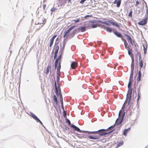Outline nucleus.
Here are the masks:
<instances>
[{
	"instance_id": "nucleus-26",
	"label": "nucleus",
	"mask_w": 148,
	"mask_h": 148,
	"mask_svg": "<svg viewBox=\"0 0 148 148\" xmlns=\"http://www.w3.org/2000/svg\"><path fill=\"white\" fill-rule=\"evenodd\" d=\"M98 26V25L96 24H92V25L89 26V28H91V27H92L93 28H95L97 27Z\"/></svg>"
},
{
	"instance_id": "nucleus-34",
	"label": "nucleus",
	"mask_w": 148,
	"mask_h": 148,
	"mask_svg": "<svg viewBox=\"0 0 148 148\" xmlns=\"http://www.w3.org/2000/svg\"><path fill=\"white\" fill-rule=\"evenodd\" d=\"M64 47H62V48L61 49L60 51V53L61 52V54H62V53L64 52Z\"/></svg>"
},
{
	"instance_id": "nucleus-48",
	"label": "nucleus",
	"mask_w": 148,
	"mask_h": 148,
	"mask_svg": "<svg viewBox=\"0 0 148 148\" xmlns=\"http://www.w3.org/2000/svg\"><path fill=\"white\" fill-rule=\"evenodd\" d=\"M145 46H146V47H145V46L144 45H143V50H147V45H145Z\"/></svg>"
},
{
	"instance_id": "nucleus-3",
	"label": "nucleus",
	"mask_w": 148,
	"mask_h": 148,
	"mask_svg": "<svg viewBox=\"0 0 148 148\" xmlns=\"http://www.w3.org/2000/svg\"><path fill=\"white\" fill-rule=\"evenodd\" d=\"M80 32V29L79 28H77L73 30V31L69 35H68L66 37V38H68L71 39L73 38L75 34L77 32Z\"/></svg>"
},
{
	"instance_id": "nucleus-40",
	"label": "nucleus",
	"mask_w": 148,
	"mask_h": 148,
	"mask_svg": "<svg viewBox=\"0 0 148 148\" xmlns=\"http://www.w3.org/2000/svg\"><path fill=\"white\" fill-rule=\"evenodd\" d=\"M57 36V35H54L53 36H52L51 39L54 40V39L56 38Z\"/></svg>"
},
{
	"instance_id": "nucleus-32",
	"label": "nucleus",
	"mask_w": 148,
	"mask_h": 148,
	"mask_svg": "<svg viewBox=\"0 0 148 148\" xmlns=\"http://www.w3.org/2000/svg\"><path fill=\"white\" fill-rule=\"evenodd\" d=\"M66 123H67L69 125H70L71 126V122L68 119H66Z\"/></svg>"
},
{
	"instance_id": "nucleus-14",
	"label": "nucleus",
	"mask_w": 148,
	"mask_h": 148,
	"mask_svg": "<svg viewBox=\"0 0 148 148\" xmlns=\"http://www.w3.org/2000/svg\"><path fill=\"white\" fill-rule=\"evenodd\" d=\"M125 112H124L122 116V117L120 121L119 122H117L118 125H121L122 123L125 116Z\"/></svg>"
},
{
	"instance_id": "nucleus-25",
	"label": "nucleus",
	"mask_w": 148,
	"mask_h": 148,
	"mask_svg": "<svg viewBox=\"0 0 148 148\" xmlns=\"http://www.w3.org/2000/svg\"><path fill=\"white\" fill-rule=\"evenodd\" d=\"M53 100L56 103V104H58V101L57 98L55 95H54L53 96Z\"/></svg>"
},
{
	"instance_id": "nucleus-52",
	"label": "nucleus",
	"mask_w": 148,
	"mask_h": 148,
	"mask_svg": "<svg viewBox=\"0 0 148 148\" xmlns=\"http://www.w3.org/2000/svg\"><path fill=\"white\" fill-rule=\"evenodd\" d=\"M114 26H115L118 27H120V25H119L118 23H115Z\"/></svg>"
},
{
	"instance_id": "nucleus-8",
	"label": "nucleus",
	"mask_w": 148,
	"mask_h": 148,
	"mask_svg": "<svg viewBox=\"0 0 148 148\" xmlns=\"http://www.w3.org/2000/svg\"><path fill=\"white\" fill-rule=\"evenodd\" d=\"M132 90L133 89L132 88H131L130 89H128V91H127V94L126 95V100H127V97H128V95H129V97H130V98H132Z\"/></svg>"
},
{
	"instance_id": "nucleus-20",
	"label": "nucleus",
	"mask_w": 148,
	"mask_h": 148,
	"mask_svg": "<svg viewBox=\"0 0 148 148\" xmlns=\"http://www.w3.org/2000/svg\"><path fill=\"white\" fill-rule=\"evenodd\" d=\"M130 127L128 129H125L123 131V135H124L125 136H126V135L128 132V131L129 130H130Z\"/></svg>"
},
{
	"instance_id": "nucleus-45",
	"label": "nucleus",
	"mask_w": 148,
	"mask_h": 148,
	"mask_svg": "<svg viewBox=\"0 0 148 148\" xmlns=\"http://www.w3.org/2000/svg\"><path fill=\"white\" fill-rule=\"evenodd\" d=\"M56 10V8L54 7L52 8L51 10V12H53L54 11Z\"/></svg>"
},
{
	"instance_id": "nucleus-39",
	"label": "nucleus",
	"mask_w": 148,
	"mask_h": 148,
	"mask_svg": "<svg viewBox=\"0 0 148 148\" xmlns=\"http://www.w3.org/2000/svg\"><path fill=\"white\" fill-rule=\"evenodd\" d=\"M97 22V21L95 20H94L93 21H89V23H95Z\"/></svg>"
},
{
	"instance_id": "nucleus-5",
	"label": "nucleus",
	"mask_w": 148,
	"mask_h": 148,
	"mask_svg": "<svg viewBox=\"0 0 148 148\" xmlns=\"http://www.w3.org/2000/svg\"><path fill=\"white\" fill-rule=\"evenodd\" d=\"M71 128H72L75 131H76L81 133L82 132L84 133H88V132H86L87 131L81 130L79 127L74 125L71 124Z\"/></svg>"
},
{
	"instance_id": "nucleus-31",
	"label": "nucleus",
	"mask_w": 148,
	"mask_h": 148,
	"mask_svg": "<svg viewBox=\"0 0 148 148\" xmlns=\"http://www.w3.org/2000/svg\"><path fill=\"white\" fill-rule=\"evenodd\" d=\"M55 48V52H58L59 49V47L58 45L55 46H54Z\"/></svg>"
},
{
	"instance_id": "nucleus-44",
	"label": "nucleus",
	"mask_w": 148,
	"mask_h": 148,
	"mask_svg": "<svg viewBox=\"0 0 148 148\" xmlns=\"http://www.w3.org/2000/svg\"><path fill=\"white\" fill-rule=\"evenodd\" d=\"M134 45V47H135V48H136V49H137L136 47L137 46L138 47V44L136 43H135V42H134V45Z\"/></svg>"
},
{
	"instance_id": "nucleus-6",
	"label": "nucleus",
	"mask_w": 148,
	"mask_h": 148,
	"mask_svg": "<svg viewBox=\"0 0 148 148\" xmlns=\"http://www.w3.org/2000/svg\"><path fill=\"white\" fill-rule=\"evenodd\" d=\"M62 57V54H60L58 57L56 59L55 63V69L56 70L57 69V67L58 64V62L59 61L61 60V58Z\"/></svg>"
},
{
	"instance_id": "nucleus-54",
	"label": "nucleus",
	"mask_w": 148,
	"mask_h": 148,
	"mask_svg": "<svg viewBox=\"0 0 148 148\" xmlns=\"http://www.w3.org/2000/svg\"><path fill=\"white\" fill-rule=\"evenodd\" d=\"M77 137L79 138H83L84 137L83 136H77Z\"/></svg>"
},
{
	"instance_id": "nucleus-12",
	"label": "nucleus",
	"mask_w": 148,
	"mask_h": 148,
	"mask_svg": "<svg viewBox=\"0 0 148 148\" xmlns=\"http://www.w3.org/2000/svg\"><path fill=\"white\" fill-rule=\"evenodd\" d=\"M118 118L116 120V121H115V123L113 125H112V126H110V127H108V128L107 129H108V130H113L114 129H113L115 127V125H116H116H118V124H117V120H118ZM115 130L114 129V130Z\"/></svg>"
},
{
	"instance_id": "nucleus-47",
	"label": "nucleus",
	"mask_w": 148,
	"mask_h": 148,
	"mask_svg": "<svg viewBox=\"0 0 148 148\" xmlns=\"http://www.w3.org/2000/svg\"><path fill=\"white\" fill-rule=\"evenodd\" d=\"M133 74H134V72H131V73H130V77L132 78H133Z\"/></svg>"
},
{
	"instance_id": "nucleus-60",
	"label": "nucleus",
	"mask_w": 148,
	"mask_h": 148,
	"mask_svg": "<svg viewBox=\"0 0 148 148\" xmlns=\"http://www.w3.org/2000/svg\"><path fill=\"white\" fill-rule=\"evenodd\" d=\"M61 68V65H60V64H58V67H57V68L58 69H60Z\"/></svg>"
},
{
	"instance_id": "nucleus-35",
	"label": "nucleus",
	"mask_w": 148,
	"mask_h": 148,
	"mask_svg": "<svg viewBox=\"0 0 148 148\" xmlns=\"http://www.w3.org/2000/svg\"><path fill=\"white\" fill-rule=\"evenodd\" d=\"M131 59H132V63H131V66H134V60L133 58L132 57V58H131Z\"/></svg>"
},
{
	"instance_id": "nucleus-4",
	"label": "nucleus",
	"mask_w": 148,
	"mask_h": 148,
	"mask_svg": "<svg viewBox=\"0 0 148 148\" xmlns=\"http://www.w3.org/2000/svg\"><path fill=\"white\" fill-rule=\"evenodd\" d=\"M30 115L32 116V117L37 122H39L40 124L42 126H43L44 127H45V126L43 125L42 123L39 119L34 113L32 112H30Z\"/></svg>"
},
{
	"instance_id": "nucleus-36",
	"label": "nucleus",
	"mask_w": 148,
	"mask_h": 148,
	"mask_svg": "<svg viewBox=\"0 0 148 148\" xmlns=\"http://www.w3.org/2000/svg\"><path fill=\"white\" fill-rule=\"evenodd\" d=\"M104 24L107 25H110V21H104Z\"/></svg>"
},
{
	"instance_id": "nucleus-11",
	"label": "nucleus",
	"mask_w": 148,
	"mask_h": 148,
	"mask_svg": "<svg viewBox=\"0 0 148 148\" xmlns=\"http://www.w3.org/2000/svg\"><path fill=\"white\" fill-rule=\"evenodd\" d=\"M121 3V0H115L113 3L114 4H116V7H119L120 6Z\"/></svg>"
},
{
	"instance_id": "nucleus-28",
	"label": "nucleus",
	"mask_w": 148,
	"mask_h": 148,
	"mask_svg": "<svg viewBox=\"0 0 148 148\" xmlns=\"http://www.w3.org/2000/svg\"><path fill=\"white\" fill-rule=\"evenodd\" d=\"M42 18H40L38 20V21H36L35 23V24L36 25H38V24H41L42 23L40 22V20H42Z\"/></svg>"
},
{
	"instance_id": "nucleus-62",
	"label": "nucleus",
	"mask_w": 148,
	"mask_h": 148,
	"mask_svg": "<svg viewBox=\"0 0 148 148\" xmlns=\"http://www.w3.org/2000/svg\"><path fill=\"white\" fill-rule=\"evenodd\" d=\"M130 41V42L131 44L132 45H134V43L132 41V40Z\"/></svg>"
},
{
	"instance_id": "nucleus-50",
	"label": "nucleus",
	"mask_w": 148,
	"mask_h": 148,
	"mask_svg": "<svg viewBox=\"0 0 148 148\" xmlns=\"http://www.w3.org/2000/svg\"><path fill=\"white\" fill-rule=\"evenodd\" d=\"M67 38H65V39H64L63 42V47H65V40Z\"/></svg>"
},
{
	"instance_id": "nucleus-59",
	"label": "nucleus",
	"mask_w": 148,
	"mask_h": 148,
	"mask_svg": "<svg viewBox=\"0 0 148 148\" xmlns=\"http://www.w3.org/2000/svg\"><path fill=\"white\" fill-rule=\"evenodd\" d=\"M75 27V25H73L70 27V28H71V29L72 30V29L74 28Z\"/></svg>"
},
{
	"instance_id": "nucleus-23",
	"label": "nucleus",
	"mask_w": 148,
	"mask_h": 148,
	"mask_svg": "<svg viewBox=\"0 0 148 148\" xmlns=\"http://www.w3.org/2000/svg\"><path fill=\"white\" fill-rule=\"evenodd\" d=\"M123 144V141H121V142H119V143H118V144L117 145H116V148H118L120 146H121V145H122Z\"/></svg>"
},
{
	"instance_id": "nucleus-64",
	"label": "nucleus",
	"mask_w": 148,
	"mask_h": 148,
	"mask_svg": "<svg viewBox=\"0 0 148 148\" xmlns=\"http://www.w3.org/2000/svg\"><path fill=\"white\" fill-rule=\"evenodd\" d=\"M128 85H129V86H132V84H131V82H130V81H129V83H128Z\"/></svg>"
},
{
	"instance_id": "nucleus-41",
	"label": "nucleus",
	"mask_w": 148,
	"mask_h": 148,
	"mask_svg": "<svg viewBox=\"0 0 148 148\" xmlns=\"http://www.w3.org/2000/svg\"><path fill=\"white\" fill-rule=\"evenodd\" d=\"M131 66V72H134V66Z\"/></svg>"
},
{
	"instance_id": "nucleus-7",
	"label": "nucleus",
	"mask_w": 148,
	"mask_h": 148,
	"mask_svg": "<svg viewBox=\"0 0 148 148\" xmlns=\"http://www.w3.org/2000/svg\"><path fill=\"white\" fill-rule=\"evenodd\" d=\"M147 17L145 18L144 19L138 23V24L141 25H144L146 24L147 22Z\"/></svg>"
},
{
	"instance_id": "nucleus-21",
	"label": "nucleus",
	"mask_w": 148,
	"mask_h": 148,
	"mask_svg": "<svg viewBox=\"0 0 148 148\" xmlns=\"http://www.w3.org/2000/svg\"><path fill=\"white\" fill-rule=\"evenodd\" d=\"M124 42V45L125 46V47L126 49H127V45H128V43L127 42L126 40L124 39V38H122V40Z\"/></svg>"
},
{
	"instance_id": "nucleus-16",
	"label": "nucleus",
	"mask_w": 148,
	"mask_h": 148,
	"mask_svg": "<svg viewBox=\"0 0 148 148\" xmlns=\"http://www.w3.org/2000/svg\"><path fill=\"white\" fill-rule=\"evenodd\" d=\"M141 73L140 70H139L138 72V75L137 78V80L138 81V82H139L141 79Z\"/></svg>"
},
{
	"instance_id": "nucleus-1",
	"label": "nucleus",
	"mask_w": 148,
	"mask_h": 148,
	"mask_svg": "<svg viewBox=\"0 0 148 148\" xmlns=\"http://www.w3.org/2000/svg\"><path fill=\"white\" fill-rule=\"evenodd\" d=\"M108 130V129H101L100 130H99L97 131H93V132H89V131H86V132H88V133L89 134H98V135H97V136H99V137L100 136H105L107 134H110L114 131V129H113L112 130H111L108 132H106V131H107Z\"/></svg>"
},
{
	"instance_id": "nucleus-46",
	"label": "nucleus",
	"mask_w": 148,
	"mask_h": 148,
	"mask_svg": "<svg viewBox=\"0 0 148 148\" xmlns=\"http://www.w3.org/2000/svg\"><path fill=\"white\" fill-rule=\"evenodd\" d=\"M73 21H74V22L75 23H77L80 21L79 19H77L76 20H73Z\"/></svg>"
},
{
	"instance_id": "nucleus-27",
	"label": "nucleus",
	"mask_w": 148,
	"mask_h": 148,
	"mask_svg": "<svg viewBox=\"0 0 148 148\" xmlns=\"http://www.w3.org/2000/svg\"><path fill=\"white\" fill-rule=\"evenodd\" d=\"M124 35L126 36L127 38V40L130 41L132 40V39L131 37L128 35L126 34H124Z\"/></svg>"
},
{
	"instance_id": "nucleus-13",
	"label": "nucleus",
	"mask_w": 148,
	"mask_h": 148,
	"mask_svg": "<svg viewBox=\"0 0 148 148\" xmlns=\"http://www.w3.org/2000/svg\"><path fill=\"white\" fill-rule=\"evenodd\" d=\"M88 26H83L79 28L80 29V31H81L82 32H84L86 28H88Z\"/></svg>"
},
{
	"instance_id": "nucleus-15",
	"label": "nucleus",
	"mask_w": 148,
	"mask_h": 148,
	"mask_svg": "<svg viewBox=\"0 0 148 148\" xmlns=\"http://www.w3.org/2000/svg\"><path fill=\"white\" fill-rule=\"evenodd\" d=\"M88 137L89 139L94 140L99 139H100V137H99V136H88Z\"/></svg>"
},
{
	"instance_id": "nucleus-51",
	"label": "nucleus",
	"mask_w": 148,
	"mask_h": 148,
	"mask_svg": "<svg viewBox=\"0 0 148 148\" xmlns=\"http://www.w3.org/2000/svg\"><path fill=\"white\" fill-rule=\"evenodd\" d=\"M115 23L113 22V21H110V24H112V25H114Z\"/></svg>"
},
{
	"instance_id": "nucleus-19",
	"label": "nucleus",
	"mask_w": 148,
	"mask_h": 148,
	"mask_svg": "<svg viewBox=\"0 0 148 148\" xmlns=\"http://www.w3.org/2000/svg\"><path fill=\"white\" fill-rule=\"evenodd\" d=\"M127 50L128 55L131 56V58H132V57H133V55L131 52V51L132 50V49H131L130 50V48L128 47L127 48Z\"/></svg>"
},
{
	"instance_id": "nucleus-61",
	"label": "nucleus",
	"mask_w": 148,
	"mask_h": 148,
	"mask_svg": "<svg viewBox=\"0 0 148 148\" xmlns=\"http://www.w3.org/2000/svg\"><path fill=\"white\" fill-rule=\"evenodd\" d=\"M140 86H139V88H138V94H140V91H139V90H140Z\"/></svg>"
},
{
	"instance_id": "nucleus-42",
	"label": "nucleus",
	"mask_w": 148,
	"mask_h": 148,
	"mask_svg": "<svg viewBox=\"0 0 148 148\" xmlns=\"http://www.w3.org/2000/svg\"><path fill=\"white\" fill-rule=\"evenodd\" d=\"M71 30L72 29L70 27L67 29L66 31L65 32H66V33H67L68 34L71 32Z\"/></svg>"
},
{
	"instance_id": "nucleus-22",
	"label": "nucleus",
	"mask_w": 148,
	"mask_h": 148,
	"mask_svg": "<svg viewBox=\"0 0 148 148\" xmlns=\"http://www.w3.org/2000/svg\"><path fill=\"white\" fill-rule=\"evenodd\" d=\"M139 60V68L140 70L141 71V68H142L143 67V60H140V59Z\"/></svg>"
},
{
	"instance_id": "nucleus-56",
	"label": "nucleus",
	"mask_w": 148,
	"mask_h": 148,
	"mask_svg": "<svg viewBox=\"0 0 148 148\" xmlns=\"http://www.w3.org/2000/svg\"><path fill=\"white\" fill-rule=\"evenodd\" d=\"M86 0H81L80 1V3L81 4H83Z\"/></svg>"
},
{
	"instance_id": "nucleus-57",
	"label": "nucleus",
	"mask_w": 148,
	"mask_h": 148,
	"mask_svg": "<svg viewBox=\"0 0 148 148\" xmlns=\"http://www.w3.org/2000/svg\"><path fill=\"white\" fill-rule=\"evenodd\" d=\"M98 22L99 23H102V24H104V21H100V20L98 21Z\"/></svg>"
},
{
	"instance_id": "nucleus-37",
	"label": "nucleus",
	"mask_w": 148,
	"mask_h": 148,
	"mask_svg": "<svg viewBox=\"0 0 148 148\" xmlns=\"http://www.w3.org/2000/svg\"><path fill=\"white\" fill-rule=\"evenodd\" d=\"M60 69H58L57 68V75H60Z\"/></svg>"
},
{
	"instance_id": "nucleus-53",
	"label": "nucleus",
	"mask_w": 148,
	"mask_h": 148,
	"mask_svg": "<svg viewBox=\"0 0 148 148\" xmlns=\"http://www.w3.org/2000/svg\"><path fill=\"white\" fill-rule=\"evenodd\" d=\"M133 79H132V78L130 77L129 81H130V82H131V84L132 83V81H133Z\"/></svg>"
},
{
	"instance_id": "nucleus-33",
	"label": "nucleus",
	"mask_w": 148,
	"mask_h": 148,
	"mask_svg": "<svg viewBox=\"0 0 148 148\" xmlns=\"http://www.w3.org/2000/svg\"><path fill=\"white\" fill-rule=\"evenodd\" d=\"M50 42L49 44V46L50 47H51L52 46V45L53 43L54 40L50 39Z\"/></svg>"
},
{
	"instance_id": "nucleus-10",
	"label": "nucleus",
	"mask_w": 148,
	"mask_h": 148,
	"mask_svg": "<svg viewBox=\"0 0 148 148\" xmlns=\"http://www.w3.org/2000/svg\"><path fill=\"white\" fill-rule=\"evenodd\" d=\"M114 33L117 37L121 38V40H122V38H123L122 34L120 32L116 31L114 32Z\"/></svg>"
},
{
	"instance_id": "nucleus-17",
	"label": "nucleus",
	"mask_w": 148,
	"mask_h": 148,
	"mask_svg": "<svg viewBox=\"0 0 148 148\" xmlns=\"http://www.w3.org/2000/svg\"><path fill=\"white\" fill-rule=\"evenodd\" d=\"M71 67L73 69H75L77 66L76 63L75 62H72L71 64Z\"/></svg>"
},
{
	"instance_id": "nucleus-29",
	"label": "nucleus",
	"mask_w": 148,
	"mask_h": 148,
	"mask_svg": "<svg viewBox=\"0 0 148 148\" xmlns=\"http://www.w3.org/2000/svg\"><path fill=\"white\" fill-rule=\"evenodd\" d=\"M106 31L109 32H111L112 31V29L109 27H106Z\"/></svg>"
},
{
	"instance_id": "nucleus-30",
	"label": "nucleus",
	"mask_w": 148,
	"mask_h": 148,
	"mask_svg": "<svg viewBox=\"0 0 148 148\" xmlns=\"http://www.w3.org/2000/svg\"><path fill=\"white\" fill-rule=\"evenodd\" d=\"M135 50L137 52L138 54V55H139V60H140V58H141V54L138 51L137 49H135Z\"/></svg>"
},
{
	"instance_id": "nucleus-58",
	"label": "nucleus",
	"mask_w": 148,
	"mask_h": 148,
	"mask_svg": "<svg viewBox=\"0 0 148 148\" xmlns=\"http://www.w3.org/2000/svg\"><path fill=\"white\" fill-rule=\"evenodd\" d=\"M140 97V94H138V97H137V102H138V101Z\"/></svg>"
},
{
	"instance_id": "nucleus-43",
	"label": "nucleus",
	"mask_w": 148,
	"mask_h": 148,
	"mask_svg": "<svg viewBox=\"0 0 148 148\" xmlns=\"http://www.w3.org/2000/svg\"><path fill=\"white\" fill-rule=\"evenodd\" d=\"M128 16L130 17H132V11H131L129 13L128 15Z\"/></svg>"
},
{
	"instance_id": "nucleus-38",
	"label": "nucleus",
	"mask_w": 148,
	"mask_h": 148,
	"mask_svg": "<svg viewBox=\"0 0 148 148\" xmlns=\"http://www.w3.org/2000/svg\"><path fill=\"white\" fill-rule=\"evenodd\" d=\"M90 17H93V16L92 15H87L84 16V18H86Z\"/></svg>"
},
{
	"instance_id": "nucleus-63",
	"label": "nucleus",
	"mask_w": 148,
	"mask_h": 148,
	"mask_svg": "<svg viewBox=\"0 0 148 148\" xmlns=\"http://www.w3.org/2000/svg\"><path fill=\"white\" fill-rule=\"evenodd\" d=\"M58 52H55V51L54 56H57V55H58Z\"/></svg>"
},
{
	"instance_id": "nucleus-9",
	"label": "nucleus",
	"mask_w": 148,
	"mask_h": 148,
	"mask_svg": "<svg viewBox=\"0 0 148 148\" xmlns=\"http://www.w3.org/2000/svg\"><path fill=\"white\" fill-rule=\"evenodd\" d=\"M58 92L59 94V95L58 96H60V103L61 105V107L62 108V106L63 107V97L62 96V95L61 93V92H60V90H58Z\"/></svg>"
},
{
	"instance_id": "nucleus-2",
	"label": "nucleus",
	"mask_w": 148,
	"mask_h": 148,
	"mask_svg": "<svg viewBox=\"0 0 148 148\" xmlns=\"http://www.w3.org/2000/svg\"><path fill=\"white\" fill-rule=\"evenodd\" d=\"M60 75H57V82L58 86H57L56 81H55L54 82L55 93L57 97H58L59 95L58 90H60V92H61L59 84Z\"/></svg>"
},
{
	"instance_id": "nucleus-18",
	"label": "nucleus",
	"mask_w": 148,
	"mask_h": 148,
	"mask_svg": "<svg viewBox=\"0 0 148 148\" xmlns=\"http://www.w3.org/2000/svg\"><path fill=\"white\" fill-rule=\"evenodd\" d=\"M42 20V21H43V23H42L41 24H39L40 25L39 26V28H40L42 27L44 25V24H45L46 22V19L44 18H43Z\"/></svg>"
},
{
	"instance_id": "nucleus-49",
	"label": "nucleus",
	"mask_w": 148,
	"mask_h": 148,
	"mask_svg": "<svg viewBox=\"0 0 148 148\" xmlns=\"http://www.w3.org/2000/svg\"><path fill=\"white\" fill-rule=\"evenodd\" d=\"M131 98H130V97H129L128 100V104L127 106H128L130 104V101L131 100Z\"/></svg>"
},
{
	"instance_id": "nucleus-24",
	"label": "nucleus",
	"mask_w": 148,
	"mask_h": 148,
	"mask_svg": "<svg viewBox=\"0 0 148 148\" xmlns=\"http://www.w3.org/2000/svg\"><path fill=\"white\" fill-rule=\"evenodd\" d=\"M51 66H49V65H48L47 67L46 71V74H48L49 72V69H51Z\"/></svg>"
},
{
	"instance_id": "nucleus-55",
	"label": "nucleus",
	"mask_w": 148,
	"mask_h": 148,
	"mask_svg": "<svg viewBox=\"0 0 148 148\" xmlns=\"http://www.w3.org/2000/svg\"><path fill=\"white\" fill-rule=\"evenodd\" d=\"M68 34V33H66V32L65 31L64 32V35L63 36V37L64 38H65L66 36V35Z\"/></svg>"
}]
</instances>
